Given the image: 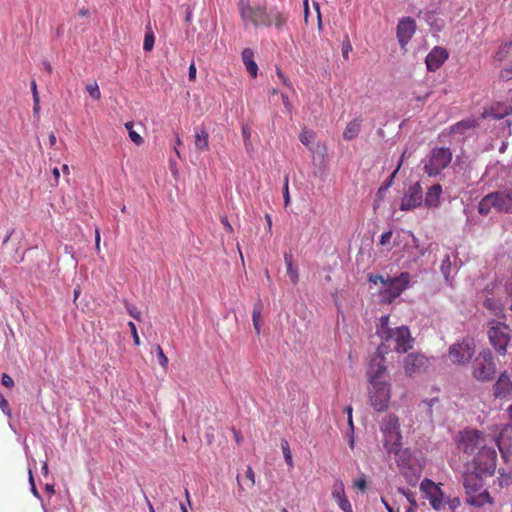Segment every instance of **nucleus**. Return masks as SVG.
I'll return each instance as SVG.
<instances>
[{"label":"nucleus","instance_id":"obj_18","mask_svg":"<svg viewBox=\"0 0 512 512\" xmlns=\"http://www.w3.org/2000/svg\"><path fill=\"white\" fill-rule=\"evenodd\" d=\"M242 61L246 66V69L252 78L257 77L258 66L254 61V52L250 48H245L242 51Z\"/></svg>","mask_w":512,"mask_h":512},{"label":"nucleus","instance_id":"obj_37","mask_svg":"<svg viewBox=\"0 0 512 512\" xmlns=\"http://www.w3.org/2000/svg\"><path fill=\"white\" fill-rule=\"evenodd\" d=\"M86 91L94 100H99L101 98V92L99 86L96 82H92L86 85Z\"/></svg>","mask_w":512,"mask_h":512},{"label":"nucleus","instance_id":"obj_48","mask_svg":"<svg viewBox=\"0 0 512 512\" xmlns=\"http://www.w3.org/2000/svg\"><path fill=\"white\" fill-rule=\"evenodd\" d=\"M337 503L340 509L343 510L344 512H353L352 505L347 499V497L337 501Z\"/></svg>","mask_w":512,"mask_h":512},{"label":"nucleus","instance_id":"obj_36","mask_svg":"<svg viewBox=\"0 0 512 512\" xmlns=\"http://www.w3.org/2000/svg\"><path fill=\"white\" fill-rule=\"evenodd\" d=\"M299 139L303 145L309 146V144L315 139V132L304 128L299 135Z\"/></svg>","mask_w":512,"mask_h":512},{"label":"nucleus","instance_id":"obj_23","mask_svg":"<svg viewBox=\"0 0 512 512\" xmlns=\"http://www.w3.org/2000/svg\"><path fill=\"white\" fill-rule=\"evenodd\" d=\"M420 490L426 495L427 499L442 496V492L438 486L430 479H424L420 484Z\"/></svg>","mask_w":512,"mask_h":512},{"label":"nucleus","instance_id":"obj_3","mask_svg":"<svg viewBox=\"0 0 512 512\" xmlns=\"http://www.w3.org/2000/svg\"><path fill=\"white\" fill-rule=\"evenodd\" d=\"M492 209L499 213L512 212V188L491 192L484 196L478 204V212L488 215Z\"/></svg>","mask_w":512,"mask_h":512},{"label":"nucleus","instance_id":"obj_39","mask_svg":"<svg viewBox=\"0 0 512 512\" xmlns=\"http://www.w3.org/2000/svg\"><path fill=\"white\" fill-rule=\"evenodd\" d=\"M512 46V40L504 43L500 49L495 54V58L499 61H502L504 57L509 53V49Z\"/></svg>","mask_w":512,"mask_h":512},{"label":"nucleus","instance_id":"obj_56","mask_svg":"<svg viewBox=\"0 0 512 512\" xmlns=\"http://www.w3.org/2000/svg\"><path fill=\"white\" fill-rule=\"evenodd\" d=\"M391 237H392V230H389V231L383 233L380 237V244L386 245L390 241Z\"/></svg>","mask_w":512,"mask_h":512},{"label":"nucleus","instance_id":"obj_5","mask_svg":"<svg viewBox=\"0 0 512 512\" xmlns=\"http://www.w3.org/2000/svg\"><path fill=\"white\" fill-rule=\"evenodd\" d=\"M487 335L495 351L499 355H506L507 347L511 340L509 325L497 320H491L488 323Z\"/></svg>","mask_w":512,"mask_h":512},{"label":"nucleus","instance_id":"obj_22","mask_svg":"<svg viewBox=\"0 0 512 512\" xmlns=\"http://www.w3.org/2000/svg\"><path fill=\"white\" fill-rule=\"evenodd\" d=\"M380 429L383 434L392 432V431H399L400 430L399 418L394 414L386 415L381 422Z\"/></svg>","mask_w":512,"mask_h":512},{"label":"nucleus","instance_id":"obj_8","mask_svg":"<svg viewBox=\"0 0 512 512\" xmlns=\"http://www.w3.org/2000/svg\"><path fill=\"white\" fill-rule=\"evenodd\" d=\"M475 343L471 338H464L450 345L448 349L449 360L456 365H467L475 354Z\"/></svg>","mask_w":512,"mask_h":512},{"label":"nucleus","instance_id":"obj_24","mask_svg":"<svg viewBox=\"0 0 512 512\" xmlns=\"http://www.w3.org/2000/svg\"><path fill=\"white\" fill-rule=\"evenodd\" d=\"M195 148L199 152L209 150V134L204 127L200 128L199 132L195 134Z\"/></svg>","mask_w":512,"mask_h":512},{"label":"nucleus","instance_id":"obj_2","mask_svg":"<svg viewBox=\"0 0 512 512\" xmlns=\"http://www.w3.org/2000/svg\"><path fill=\"white\" fill-rule=\"evenodd\" d=\"M376 334L382 339L383 355L387 352L390 342H394V350L398 353H406L412 348L413 338L407 326L392 329L389 327V316L385 315L380 318L377 326Z\"/></svg>","mask_w":512,"mask_h":512},{"label":"nucleus","instance_id":"obj_38","mask_svg":"<svg viewBox=\"0 0 512 512\" xmlns=\"http://www.w3.org/2000/svg\"><path fill=\"white\" fill-rule=\"evenodd\" d=\"M154 41H155V37H154L153 32L151 30L146 32L145 37H144L143 49L145 51H151L154 46Z\"/></svg>","mask_w":512,"mask_h":512},{"label":"nucleus","instance_id":"obj_15","mask_svg":"<svg viewBox=\"0 0 512 512\" xmlns=\"http://www.w3.org/2000/svg\"><path fill=\"white\" fill-rule=\"evenodd\" d=\"M512 394V380L505 371L501 373L493 385V396L496 399H506Z\"/></svg>","mask_w":512,"mask_h":512},{"label":"nucleus","instance_id":"obj_47","mask_svg":"<svg viewBox=\"0 0 512 512\" xmlns=\"http://www.w3.org/2000/svg\"><path fill=\"white\" fill-rule=\"evenodd\" d=\"M500 77L501 79L506 81L512 79V62L501 70Z\"/></svg>","mask_w":512,"mask_h":512},{"label":"nucleus","instance_id":"obj_31","mask_svg":"<svg viewBox=\"0 0 512 512\" xmlns=\"http://www.w3.org/2000/svg\"><path fill=\"white\" fill-rule=\"evenodd\" d=\"M398 492L403 494L406 497V499L409 502V504H410V507L406 510V512H416V510L418 508V504H417V501H416L415 493L410 492L408 490H405L403 488H399Z\"/></svg>","mask_w":512,"mask_h":512},{"label":"nucleus","instance_id":"obj_30","mask_svg":"<svg viewBox=\"0 0 512 512\" xmlns=\"http://www.w3.org/2000/svg\"><path fill=\"white\" fill-rule=\"evenodd\" d=\"M405 154H406V150L402 153L396 169L391 173L388 180L380 186V188L378 190L379 193L386 191L393 184L394 178L403 164Z\"/></svg>","mask_w":512,"mask_h":512},{"label":"nucleus","instance_id":"obj_21","mask_svg":"<svg viewBox=\"0 0 512 512\" xmlns=\"http://www.w3.org/2000/svg\"><path fill=\"white\" fill-rule=\"evenodd\" d=\"M362 119L357 117L350 121L343 131V138L347 141L355 139L361 129Z\"/></svg>","mask_w":512,"mask_h":512},{"label":"nucleus","instance_id":"obj_42","mask_svg":"<svg viewBox=\"0 0 512 512\" xmlns=\"http://www.w3.org/2000/svg\"><path fill=\"white\" fill-rule=\"evenodd\" d=\"M156 351H157V356H158V361H159V364L164 368L166 369L167 366H168V358L167 356L165 355L162 347L160 345H157L156 347Z\"/></svg>","mask_w":512,"mask_h":512},{"label":"nucleus","instance_id":"obj_11","mask_svg":"<svg viewBox=\"0 0 512 512\" xmlns=\"http://www.w3.org/2000/svg\"><path fill=\"white\" fill-rule=\"evenodd\" d=\"M429 365V358L422 353H409L403 362L407 376L424 373L427 371Z\"/></svg>","mask_w":512,"mask_h":512},{"label":"nucleus","instance_id":"obj_16","mask_svg":"<svg viewBox=\"0 0 512 512\" xmlns=\"http://www.w3.org/2000/svg\"><path fill=\"white\" fill-rule=\"evenodd\" d=\"M401 439L400 430L384 433V447L389 454H398L401 447Z\"/></svg>","mask_w":512,"mask_h":512},{"label":"nucleus","instance_id":"obj_28","mask_svg":"<svg viewBox=\"0 0 512 512\" xmlns=\"http://www.w3.org/2000/svg\"><path fill=\"white\" fill-rule=\"evenodd\" d=\"M262 302L259 300L253 307L252 312V321L255 332L257 335L261 333V312H262Z\"/></svg>","mask_w":512,"mask_h":512},{"label":"nucleus","instance_id":"obj_13","mask_svg":"<svg viewBox=\"0 0 512 512\" xmlns=\"http://www.w3.org/2000/svg\"><path fill=\"white\" fill-rule=\"evenodd\" d=\"M416 30V23L410 17L402 18L397 25V38L401 47H405Z\"/></svg>","mask_w":512,"mask_h":512},{"label":"nucleus","instance_id":"obj_33","mask_svg":"<svg viewBox=\"0 0 512 512\" xmlns=\"http://www.w3.org/2000/svg\"><path fill=\"white\" fill-rule=\"evenodd\" d=\"M281 449H282V453H283L286 464L288 465L289 468H293L294 463H293L292 453L290 450L289 442L286 439L281 440Z\"/></svg>","mask_w":512,"mask_h":512},{"label":"nucleus","instance_id":"obj_35","mask_svg":"<svg viewBox=\"0 0 512 512\" xmlns=\"http://www.w3.org/2000/svg\"><path fill=\"white\" fill-rule=\"evenodd\" d=\"M125 128L127 129L132 142L136 145H141L143 143V138L133 130V122L129 121L125 123Z\"/></svg>","mask_w":512,"mask_h":512},{"label":"nucleus","instance_id":"obj_17","mask_svg":"<svg viewBox=\"0 0 512 512\" xmlns=\"http://www.w3.org/2000/svg\"><path fill=\"white\" fill-rule=\"evenodd\" d=\"M442 194V186L440 184L432 185L425 196V205L428 208L438 207L440 204V198Z\"/></svg>","mask_w":512,"mask_h":512},{"label":"nucleus","instance_id":"obj_32","mask_svg":"<svg viewBox=\"0 0 512 512\" xmlns=\"http://www.w3.org/2000/svg\"><path fill=\"white\" fill-rule=\"evenodd\" d=\"M268 15L269 19L272 20V24L275 25L277 29H281L287 21V17L278 11H271Z\"/></svg>","mask_w":512,"mask_h":512},{"label":"nucleus","instance_id":"obj_49","mask_svg":"<svg viewBox=\"0 0 512 512\" xmlns=\"http://www.w3.org/2000/svg\"><path fill=\"white\" fill-rule=\"evenodd\" d=\"M276 74L278 78L281 80V82L289 89H292V83L290 80L285 76V74L281 71L279 67L276 68Z\"/></svg>","mask_w":512,"mask_h":512},{"label":"nucleus","instance_id":"obj_63","mask_svg":"<svg viewBox=\"0 0 512 512\" xmlns=\"http://www.w3.org/2000/svg\"><path fill=\"white\" fill-rule=\"evenodd\" d=\"M381 502L384 504V506L388 512H399V509H397V510L393 509L385 498L382 497Z\"/></svg>","mask_w":512,"mask_h":512},{"label":"nucleus","instance_id":"obj_52","mask_svg":"<svg viewBox=\"0 0 512 512\" xmlns=\"http://www.w3.org/2000/svg\"><path fill=\"white\" fill-rule=\"evenodd\" d=\"M288 181H289L288 176H285V179H284V190H283V197H284L285 206H288L289 203H290Z\"/></svg>","mask_w":512,"mask_h":512},{"label":"nucleus","instance_id":"obj_61","mask_svg":"<svg viewBox=\"0 0 512 512\" xmlns=\"http://www.w3.org/2000/svg\"><path fill=\"white\" fill-rule=\"evenodd\" d=\"M436 402H438V398H432V399H429V400L422 401L421 405L426 406L427 410H431L433 404L436 403Z\"/></svg>","mask_w":512,"mask_h":512},{"label":"nucleus","instance_id":"obj_1","mask_svg":"<svg viewBox=\"0 0 512 512\" xmlns=\"http://www.w3.org/2000/svg\"><path fill=\"white\" fill-rule=\"evenodd\" d=\"M367 377L369 382V404L377 412L385 411L391 398V384L385 366V358H383L382 347L377 348L375 357L371 359L367 369Z\"/></svg>","mask_w":512,"mask_h":512},{"label":"nucleus","instance_id":"obj_4","mask_svg":"<svg viewBox=\"0 0 512 512\" xmlns=\"http://www.w3.org/2000/svg\"><path fill=\"white\" fill-rule=\"evenodd\" d=\"M452 157L450 148L435 147L423 160V170L429 177H436L450 165Z\"/></svg>","mask_w":512,"mask_h":512},{"label":"nucleus","instance_id":"obj_9","mask_svg":"<svg viewBox=\"0 0 512 512\" xmlns=\"http://www.w3.org/2000/svg\"><path fill=\"white\" fill-rule=\"evenodd\" d=\"M473 461L478 474L493 475L496 470L497 452L487 443L475 454Z\"/></svg>","mask_w":512,"mask_h":512},{"label":"nucleus","instance_id":"obj_26","mask_svg":"<svg viewBox=\"0 0 512 512\" xmlns=\"http://www.w3.org/2000/svg\"><path fill=\"white\" fill-rule=\"evenodd\" d=\"M284 261L287 268V275L289 276L293 284H297L299 281L298 268L293 265V256L291 253L284 254Z\"/></svg>","mask_w":512,"mask_h":512},{"label":"nucleus","instance_id":"obj_41","mask_svg":"<svg viewBox=\"0 0 512 512\" xmlns=\"http://www.w3.org/2000/svg\"><path fill=\"white\" fill-rule=\"evenodd\" d=\"M395 284L405 289L410 281V275L407 272H402L398 277L393 278Z\"/></svg>","mask_w":512,"mask_h":512},{"label":"nucleus","instance_id":"obj_43","mask_svg":"<svg viewBox=\"0 0 512 512\" xmlns=\"http://www.w3.org/2000/svg\"><path fill=\"white\" fill-rule=\"evenodd\" d=\"M126 310H127V313L133 317L134 319L140 321L141 320V312L139 311V309L132 305V304H126Z\"/></svg>","mask_w":512,"mask_h":512},{"label":"nucleus","instance_id":"obj_50","mask_svg":"<svg viewBox=\"0 0 512 512\" xmlns=\"http://www.w3.org/2000/svg\"><path fill=\"white\" fill-rule=\"evenodd\" d=\"M128 326L130 328V331H131V334H132V337H133V341H134V344L136 346H139L140 345V338H139V335L137 333V329H136V326L133 322H129L128 323Z\"/></svg>","mask_w":512,"mask_h":512},{"label":"nucleus","instance_id":"obj_14","mask_svg":"<svg viewBox=\"0 0 512 512\" xmlns=\"http://www.w3.org/2000/svg\"><path fill=\"white\" fill-rule=\"evenodd\" d=\"M448 51L440 46H435L426 56L425 63L428 71L438 70L448 59Z\"/></svg>","mask_w":512,"mask_h":512},{"label":"nucleus","instance_id":"obj_6","mask_svg":"<svg viewBox=\"0 0 512 512\" xmlns=\"http://www.w3.org/2000/svg\"><path fill=\"white\" fill-rule=\"evenodd\" d=\"M496 374V364L489 349L482 350L472 362V375L481 382L491 381Z\"/></svg>","mask_w":512,"mask_h":512},{"label":"nucleus","instance_id":"obj_59","mask_svg":"<svg viewBox=\"0 0 512 512\" xmlns=\"http://www.w3.org/2000/svg\"><path fill=\"white\" fill-rule=\"evenodd\" d=\"M282 97V101H283V105L285 107V109L288 111V112H291L292 111V104L291 102L289 101V98L287 95L285 94H282L281 95Z\"/></svg>","mask_w":512,"mask_h":512},{"label":"nucleus","instance_id":"obj_7","mask_svg":"<svg viewBox=\"0 0 512 512\" xmlns=\"http://www.w3.org/2000/svg\"><path fill=\"white\" fill-rule=\"evenodd\" d=\"M488 442L487 436L477 429H466L460 432L458 448L465 454L472 455L482 449Z\"/></svg>","mask_w":512,"mask_h":512},{"label":"nucleus","instance_id":"obj_34","mask_svg":"<svg viewBox=\"0 0 512 512\" xmlns=\"http://www.w3.org/2000/svg\"><path fill=\"white\" fill-rule=\"evenodd\" d=\"M332 497L336 502L346 497L343 482L338 481L334 484Z\"/></svg>","mask_w":512,"mask_h":512},{"label":"nucleus","instance_id":"obj_45","mask_svg":"<svg viewBox=\"0 0 512 512\" xmlns=\"http://www.w3.org/2000/svg\"><path fill=\"white\" fill-rule=\"evenodd\" d=\"M503 434L501 433L500 437L499 438H496L494 439V444L497 445L499 451L501 452L502 454V457L507 460V457H508V451L504 449V446H503Z\"/></svg>","mask_w":512,"mask_h":512},{"label":"nucleus","instance_id":"obj_29","mask_svg":"<svg viewBox=\"0 0 512 512\" xmlns=\"http://www.w3.org/2000/svg\"><path fill=\"white\" fill-rule=\"evenodd\" d=\"M477 125L476 120L474 119H467L457 122L451 127L452 133H463L465 130L473 128Z\"/></svg>","mask_w":512,"mask_h":512},{"label":"nucleus","instance_id":"obj_10","mask_svg":"<svg viewBox=\"0 0 512 512\" xmlns=\"http://www.w3.org/2000/svg\"><path fill=\"white\" fill-rule=\"evenodd\" d=\"M240 16L245 25L252 23L255 27L258 26H271L272 20L269 19V15L266 11V7H252L248 5L242 8Z\"/></svg>","mask_w":512,"mask_h":512},{"label":"nucleus","instance_id":"obj_19","mask_svg":"<svg viewBox=\"0 0 512 512\" xmlns=\"http://www.w3.org/2000/svg\"><path fill=\"white\" fill-rule=\"evenodd\" d=\"M463 485L466 493L471 496L478 492L482 487V480L478 474H468L464 477Z\"/></svg>","mask_w":512,"mask_h":512},{"label":"nucleus","instance_id":"obj_58","mask_svg":"<svg viewBox=\"0 0 512 512\" xmlns=\"http://www.w3.org/2000/svg\"><path fill=\"white\" fill-rule=\"evenodd\" d=\"M188 77L190 81H195L196 79V66L194 62H192L189 66Z\"/></svg>","mask_w":512,"mask_h":512},{"label":"nucleus","instance_id":"obj_62","mask_svg":"<svg viewBox=\"0 0 512 512\" xmlns=\"http://www.w3.org/2000/svg\"><path fill=\"white\" fill-rule=\"evenodd\" d=\"M95 249L97 252L100 251V232L98 229L95 231Z\"/></svg>","mask_w":512,"mask_h":512},{"label":"nucleus","instance_id":"obj_55","mask_svg":"<svg viewBox=\"0 0 512 512\" xmlns=\"http://www.w3.org/2000/svg\"><path fill=\"white\" fill-rule=\"evenodd\" d=\"M246 478L250 481V486L255 485V474L252 467L248 466L246 470Z\"/></svg>","mask_w":512,"mask_h":512},{"label":"nucleus","instance_id":"obj_40","mask_svg":"<svg viewBox=\"0 0 512 512\" xmlns=\"http://www.w3.org/2000/svg\"><path fill=\"white\" fill-rule=\"evenodd\" d=\"M352 51V44L350 42L349 36L345 35L342 43V56L345 60L349 59V53Z\"/></svg>","mask_w":512,"mask_h":512},{"label":"nucleus","instance_id":"obj_44","mask_svg":"<svg viewBox=\"0 0 512 512\" xmlns=\"http://www.w3.org/2000/svg\"><path fill=\"white\" fill-rule=\"evenodd\" d=\"M0 408L5 415L9 417L11 416V408L9 406V403L2 394H0Z\"/></svg>","mask_w":512,"mask_h":512},{"label":"nucleus","instance_id":"obj_57","mask_svg":"<svg viewBox=\"0 0 512 512\" xmlns=\"http://www.w3.org/2000/svg\"><path fill=\"white\" fill-rule=\"evenodd\" d=\"M220 221L228 233L233 232V227L226 216H221Z\"/></svg>","mask_w":512,"mask_h":512},{"label":"nucleus","instance_id":"obj_27","mask_svg":"<svg viewBox=\"0 0 512 512\" xmlns=\"http://www.w3.org/2000/svg\"><path fill=\"white\" fill-rule=\"evenodd\" d=\"M387 284L385 285V292L387 294V298L394 299L400 296V294L405 290L401 286L395 284V280L393 278L387 277Z\"/></svg>","mask_w":512,"mask_h":512},{"label":"nucleus","instance_id":"obj_54","mask_svg":"<svg viewBox=\"0 0 512 512\" xmlns=\"http://www.w3.org/2000/svg\"><path fill=\"white\" fill-rule=\"evenodd\" d=\"M429 501L433 509L439 510L442 504V496L431 498Z\"/></svg>","mask_w":512,"mask_h":512},{"label":"nucleus","instance_id":"obj_51","mask_svg":"<svg viewBox=\"0 0 512 512\" xmlns=\"http://www.w3.org/2000/svg\"><path fill=\"white\" fill-rule=\"evenodd\" d=\"M368 279H369L370 282H372L374 284L381 283L384 286L388 282L387 279H385L382 275H379V274H376V275L370 274Z\"/></svg>","mask_w":512,"mask_h":512},{"label":"nucleus","instance_id":"obj_46","mask_svg":"<svg viewBox=\"0 0 512 512\" xmlns=\"http://www.w3.org/2000/svg\"><path fill=\"white\" fill-rule=\"evenodd\" d=\"M1 383L8 389H12L15 385L14 380L7 373H3L1 377Z\"/></svg>","mask_w":512,"mask_h":512},{"label":"nucleus","instance_id":"obj_20","mask_svg":"<svg viewBox=\"0 0 512 512\" xmlns=\"http://www.w3.org/2000/svg\"><path fill=\"white\" fill-rule=\"evenodd\" d=\"M512 114V105L509 103L497 102L492 105L490 109V115L496 119L500 120L504 117Z\"/></svg>","mask_w":512,"mask_h":512},{"label":"nucleus","instance_id":"obj_53","mask_svg":"<svg viewBox=\"0 0 512 512\" xmlns=\"http://www.w3.org/2000/svg\"><path fill=\"white\" fill-rule=\"evenodd\" d=\"M354 487L359 489L361 492H364L367 488V481L365 477H361L354 481Z\"/></svg>","mask_w":512,"mask_h":512},{"label":"nucleus","instance_id":"obj_64","mask_svg":"<svg viewBox=\"0 0 512 512\" xmlns=\"http://www.w3.org/2000/svg\"><path fill=\"white\" fill-rule=\"evenodd\" d=\"M508 414H509V422L507 424V428L512 429V404L508 408Z\"/></svg>","mask_w":512,"mask_h":512},{"label":"nucleus","instance_id":"obj_60","mask_svg":"<svg viewBox=\"0 0 512 512\" xmlns=\"http://www.w3.org/2000/svg\"><path fill=\"white\" fill-rule=\"evenodd\" d=\"M450 265H451V263H450V258H449V257H446V259H445V260H443V262H442V267H441L442 272H443V274L445 275V277H447V274H448L447 270H449Z\"/></svg>","mask_w":512,"mask_h":512},{"label":"nucleus","instance_id":"obj_25","mask_svg":"<svg viewBox=\"0 0 512 512\" xmlns=\"http://www.w3.org/2000/svg\"><path fill=\"white\" fill-rule=\"evenodd\" d=\"M466 502L469 505L475 506V507H483L487 503H492V498L490 494L487 491H482L478 493L477 495H471L466 499Z\"/></svg>","mask_w":512,"mask_h":512},{"label":"nucleus","instance_id":"obj_12","mask_svg":"<svg viewBox=\"0 0 512 512\" xmlns=\"http://www.w3.org/2000/svg\"><path fill=\"white\" fill-rule=\"evenodd\" d=\"M423 202V191L419 182L411 185L407 192L404 194L400 209L402 211L413 210L419 206H421Z\"/></svg>","mask_w":512,"mask_h":512}]
</instances>
